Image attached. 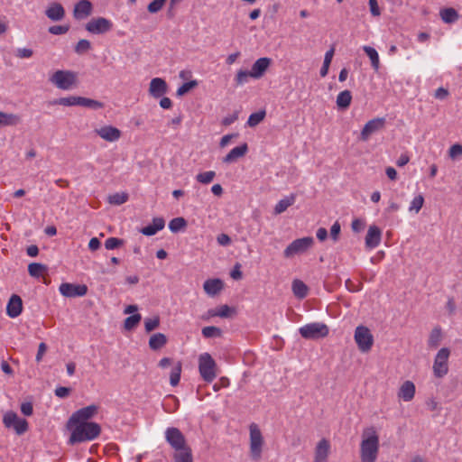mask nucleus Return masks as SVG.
<instances>
[{
	"mask_svg": "<svg viewBox=\"0 0 462 462\" xmlns=\"http://www.w3.org/2000/svg\"><path fill=\"white\" fill-rule=\"evenodd\" d=\"M379 435L373 426L364 429L360 442L361 462H375L379 454Z\"/></svg>",
	"mask_w": 462,
	"mask_h": 462,
	"instance_id": "f257e3e1",
	"label": "nucleus"
},
{
	"mask_svg": "<svg viewBox=\"0 0 462 462\" xmlns=\"http://www.w3.org/2000/svg\"><path fill=\"white\" fill-rule=\"evenodd\" d=\"M68 429L70 431L69 442L70 444L91 441L97 439L101 428L97 422H70L68 421Z\"/></svg>",
	"mask_w": 462,
	"mask_h": 462,
	"instance_id": "f03ea898",
	"label": "nucleus"
},
{
	"mask_svg": "<svg viewBox=\"0 0 462 462\" xmlns=\"http://www.w3.org/2000/svg\"><path fill=\"white\" fill-rule=\"evenodd\" d=\"M50 82L61 90H71L78 86V73L69 69H58L49 78Z\"/></svg>",
	"mask_w": 462,
	"mask_h": 462,
	"instance_id": "7ed1b4c3",
	"label": "nucleus"
},
{
	"mask_svg": "<svg viewBox=\"0 0 462 462\" xmlns=\"http://www.w3.org/2000/svg\"><path fill=\"white\" fill-rule=\"evenodd\" d=\"M264 439L259 426L253 422L249 425V451L252 459L257 461L262 457Z\"/></svg>",
	"mask_w": 462,
	"mask_h": 462,
	"instance_id": "20e7f679",
	"label": "nucleus"
},
{
	"mask_svg": "<svg viewBox=\"0 0 462 462\" xmlns=\"http://www.w3.org/2000/svg\"><path fill=\"white\" fill-rule=\"evenodd\" d=\"M199 372L201 378L207 383H212L217 376V365L208 353H202L199 356Z\"/></svg>",
	"mask_w": 462,
	"mask_h": 462,
	"instance_id": "39448f33",
	"label": "nucleus"
},
{
	"mask_svg": "<svg viewBox=\"0 0 462 462\" xmlns=\"http://www.w3.org/2000/svg\"><path fill=\"white\" fill-rule=\"evenodd\" d=\"M299 333L305 339L317 340L326 337L329 333V328L325 323L312 322L300 327Z\"/></svg>",
	"mask_w": 462,
	"mask_h": 462,
	"instance_id": "423d86ee",
	"label": "nucleus"
},
{
	"mask_svg": "<svg viewBox=\"0 0 462 462\" xmlns=\"http://www.w3.org/2000/svg\"><path fill=\"white\" fill-rule=\"evenodd\" d=\"M354 339L358 350L362 353L370 352L374 342V338L371 330L363 325H359L356 328Z\"/></svg>",
	"mask_w": 462,
	"mask_h": 462,
	"instance_id": "0eeeda50",
	"label": "nucleus"
},
{
	"mask_svg": "<svg viewBox=\"0 0 462 462\" xmlns=\"http://www.w3.org/2000/svg\"><path fill=\"white\" fill-rule=\"evenodd\" d=\"M450 350L448 347L440 348L434 357L432 365L433 374L437 378H442L448 373V359Z\"/></svg>",
	"mask_w": 462,
	"mask_h": 462,
	"instance_id": "6e6552de",
	"label": "nucleus"
},
{
	"mask_svg": "<svg viewBox=\"0 0 462 462\" xmlns=\"http://www.w3.org/2000/svg\"><path fill=\"white\" fill-rule=\"evenodd\" d=\"M314 244V239L311 236H305L292 241L284 250L283 255L285 258H291L296 254H300L309 250Z\"/></svg>",
	"mask_w": 462,
	"mask_h": 462,
	"instance_id": "1a4fd4ad",
	"label": "nucleus"
},
{
	"mask_svg": "<svg viewBox=\"0 0 462 462\" xmlns=\"http://www.w3.org/2000/svg\"><path fill=\"white\" fill-rule=\"evenodd\" d=\"M3 423L6 428H12L18 435L28 430V423L24 419L19 418L14 411H7L3 418Z\"/></svg>",
	"mask_w": 462,
	"mask_h": 462,
	"instance_id": "9d476101",
	"label": "nucleus"
},
{
	"mask_svg": "<svg viewBox=\"0 0 462 462\" xmlns=\"http://www.w3.org/2000/svg\"><path fill=\"white\" fill-rule=\"evenodd\" d=\"M113 23L105 17H97L91 19L86 24V30L93 34H102L111 31Z\"/></svg>",
	"mask_w": 462,
	"mask_h": 462,
	"instance_id": "9b49d317",
	"label": "nucleus"
},
{
	"mask_svg": "<svg viewBox=\"0 0 462 462\" xmlns=\"http://www.w3.org/2000/svg\"><path fill=\"white\" fill-rule=\"evenodd\" d=\"M59 291L64 297L74 298L85 296L88 292V287L84 284H73L63 282L60 285Z\"/></svg>",
	"mask_w": 462,
	"mask_h": 462,
	"instance_id": "f8f14e48",
	"label": "nucleus"
},
{
	"mask_svg": "<svg viewBox=\"0 0 462 462\" xmlns=\"http://www.w3.org/2000/svg\"><path fill=\"white\" fill-rule=\"evenodd\" d=\"M98 411V406L92 404L87 407L81 408L76 411L69 418V421L70 422H85L90 423L88 421L91 418H93Z\"/></svg>",
	"mask_w": 462,
	"mask_h": 462,
	"instance_id": "ddd939ff",
	"label": "nucleus"
},
{
	"mask_svg": "<svg viewBox=\"0 0 462 462\" xmlns=\"http://www.w3.org/2000/svg\"><path fill=\"white\" fill-rule=\"evenodd\" d=\"M384 125L385 119L383 117H376L369 120L361 130L360 139L362 141H367L373 134L382 130Z\"/></svg>",
	"mask_w": 462,
	"mask_h": 462,
	"instance_id": "4468645a",
	"label": "nucleus"
},
{
	"mask_svg": "<svg viewBox=\"0 0 462 462\" xmlns=\"http://www.w3.org/2000/svg\"><path fill=\"white\" fill-rule=\"evenodd\" d=\"M165 438L175 450L187 447L184 435L177 428H168L165 431Z\"/></svg>",
	"mask_w": 462,
	"mask_h": 462,
	"instance_id": "2eb2a0df",
	"label": "nucleus"
},
{
	"mask_svg": "<svg viewBox=\"0 0 462 462\" xmlns=\"http://www.w3.org/2000/svg\"><path fill=\"white\" fill-rule=\"evenodd\" d=\"M330 449L331 445L328 439L323 438L319 440L314 449L313 461L328 462Z\"/></svg>",
	"mask_w": 462,
	"mask_h": 462,
	"instance_id": "dca6fc26",
	"label": "nucleus"
},
{
	"mask_svg": "<svg viewBox=\"0 0 462 462\" xmlns=\"http://www.w3.org/2000/svg\"><path fill=\"white\" fill-rule=\"evenodd\" d=\"M149 94L153 98H160L168 92V85L162 78H153L149 84Z\"/></svg>",
	"mask_w": 462,
	"mask_h": 462,
	"instance_id": "f3484780",
	"label": "nucleus"
},
{
	"mask_svg": "<svg viewBox=\"0 0 462 462\" xmlns=\"http://www.w3.org/2000/svg\"><path fill=\"white\" fill-rule=\"evenodd\" d=\"M272 63V60L267 57L259 58L254 61L251 68V78L258 79H261Z\"/></svg>",
	"mask_w": 462,
	"mask_h": 462,
	"instance_id": "a211bd4d",
	"label": "nucleus"
},
{
	"mask_svg": "<svg viewBox=\"0 0 462 462\" xmlns=\"http://www.w3.org/2000/svg\"><path fill=\"white\" fill-rule=\"evenodd\" d=\"M93 11V5L88 0H80L78 2L73 10V16L77 20H83L88 17Z\"/></svg>",
	"mask_w": 462,
	"mask_h": 462,
	"instance_id": "6ab92c4d",
	"label": "nucleus"
},
{
	"mask_svg": "<svg viewBox=\"0 0 462 462\" xmlns=\"http://www.w3.org/2000/svg\"><path fill=\"white\" fill-rule=\"evenodd\" d=\"M97 134L105 141L116 142L121 137V131L112 125H105L96 130Z\"/></svg>",
	"mask_w": 462,
	"mask_h": 462,
	"instance_id": "aec40b11",
	"label": "nucleus"
},
{
	"mask_svg": "<svg viewBox=\"0 0 462 462\" xmlns=\"http://www.w3.org/2000/svg\"><path fill=\"white\" fill-rule=\"evenodd\" d=\"M382 240V231L381 229L373 225L370 226L365 236V246L369 249H374L377 247Z\"/></svg>",
	"mask_w": 462,
	"mask_h": 462,
	"instance_id": "412c9836",
	"label": "nucleus"
},
{
	"mask_svg": "<svg viewBox=\"0 0 462 462\" xmlns=\"http://www.w3.org/2000/svg\"><path fill=\"white\" fill-rule=\"evenodd\" d=\"M23 311V301L20 296L14 294L6 305V314L12 319L17 318Z\"/></svg>",
	"mask_w": 462,
	"mask_h": 462,
	"instance_id": "4be33fe9",
	"label": "nucleus"
},
{
	"mask_svg": "<svg viewBox=\"0 0 462 462\" xmlns=\"http://www.w3.org/2000/svg\"><path fill=\"white\" fill-rule=\"evenodd\" d=\"M415 393V384L411 381L407 380L403 382L400 386L398 391V397L404 402H411L414 398Z\"/></svg>",
	"mask_w": 462,
	"mask_h": 462,
	"instance_id": "5701e85b",
	"label": "nucleus"
},
{
	"mask_svg": "<svg viewBox=\"0 0 462 462\" xmlns=\"http://www.w3.org/2000/svg\"><path fill=\"white\" fill-rule=\"evenodd\" d=\"M248 152V145L244 143L236 147H234L224 158L223 162L232 163L238 159L244 157Z\"/></svg>",
	"mask_w": 462,
	"mask_h": 462,
	"instance_id": "b1692460",
	"label": "nucleus"
},
{
	"mask_svg": "<svg viewBox=\"0 0 462 462\" xmlns=\"http://www.w3.org/2000/svg\"><path fill=\"white\" fill-rule=\"evenodd\" d=\"M46 16L54 22L60 21L65 16V10L60 3L53 2L45 10Z\"/></svg>",
	"mask_w": 462,
	"mask_h": 462,
	"instance_id": "393cba45",
	"label": "nucleus"
},
{
	"mask_svg": "<svg viewBox=\"0 0 462 462\" xmlns=\"http://www.w3.org/2000/svg\"><path fill=\"white\" fill-rule=\"evenodd\" d=\"M165 226V220L162 217H154L152 224L143 227L141 233L146 236H154Z\"/></svg>",
	"mask_w": 462,
	"mask_h": 462,
	"instance_id": "a878e982",
	"label": "nucleus"
},
{
	"mask_svg": "<svg viewBox=\"0 0 462 462\" xmlns=\"http://www.w3.org/2000/svg\"><path fill=\"white\" fill-rule=\"evenodd\" d=\"M204 291L209 296H215L223 289V282L219 279H208L203 284Z\"/></svg>",
	"mask_w": 462,
	"mask_h": 462,
	"instance_id": "bb28decb",
	"label": "nucleus"
},
{
	"mask_svg": "<svg viewBox=\"0 0 462 462\" xmlns=\"http://www.w3.org/2000/svg\"><path fill=\"white\" fill-rule=\"evenodd\" d=\"M21 122L20 116L0 111V127L15 126Z\"/></svg>",
	"mask_w": 462,
	"mask_h": 462,
	"instance_id": "cd10ccee",
	"label": "nucleus"
},
{
	"mask_svg": "<svg viewBox=\"0 0 462 462\" xmlns=\"http://www.w3.org/2000/svg\"><path fill=\"white\" fill-rule=\"evenodd\" d=\"M352 94L349 90H343L338 93L336 99L337 106L339 110H346L352 102Z\"/></svg>",
	"mask_w": 462,
	"mask_h": 462,
	"instance_id": "c85d7f7f",
	"label": "nucleus"
},
{
	"mask_svg": "<svg viewBox=\"0 0 462 462\" xmlns=\"http://www.w3.org/2000/svg\"><path fill=\"white\" fill-rule=\"evenodd\" d=\"M296 195L291 194L281 200L274 207V213L276 215L282 214L287 210V208L295 203Z\"/></svg>",
	"mask_w": 462,
	"mask_h": 462,
	"instance_id": "c756f323",
	"label": "nucleus"
},
{
	"mask_svg": "<svg viewBox=\"0 0 462 462\" xmlns=\"http://www.w3.org/2000/svg\"><path fill=\"white\" fill-rule=\"evenodd\" d=\"M173 458L174 462H193L191 449L188 446L175 450Z\"/></svg>",
	"mask_w": 462,
	"mask_h": 462,
	"instance_id": "7c9ffc66",
	"label": "nucleus"
},
{
	"mask_svg": "<svg viewBox=\"0 0 462 462\" xmlns=\"http://www.w3.org/2000/svg\"><path fill=\"white\" fill-rule=\"evenodd\" d=\"M363 50L371 60L373 69L377 71L380 68V59L377 51L370 46H363Z\"/></svg>",
	"mask_w": 462,
	"mask_h": 462,
	"instance_id": "2f4dec72",
	"label": "nucleus"
},
{
	"mask_svg": "<svg viewBox=\"0 0 462 462\" xmlns=\"http://www.w3.org/2000/svg\"><path fill=\"white\" fill-rule=\"evenodd\" d=\"M167 342V338L162 333L153 334L149 339V346L152 350L162 348Z\"/></svg>",
	"mask_w": 462,
	"mask_h": 462,
	"instance_id": "473e14b6",
	"label": "nucleus"
},
{
	"mask_svg": "<svg viewBox=\"0 0 462 462\" xmlns=\"http://www.w3.org/2000/svg\"><path fill=\"white\" fill-rule=\"evenodd\" d=\"M292 291L297 298L303 299L308 294V287L302 281L294 280L292 282Z\"/></svg>",
	"mask_w": 462,
	"mask_h": 462,
	"instance_id": "72a5a7b5",
	"label": "nucleus"
},
{
	"mask_svg": "<svg viewBox=\"0 0 462 462\" xmlns=\"http://www.w3.org/2000/svg\"><path fill=\"white\" fill-rule=\"evenodd\" d=\"M78 106L92 108L95 110L104 107V104L102 102L84 97H79Z\"/></svg>",
	"mask_w": 462,
	"mask_h": 462,
	"instance_id": "f704fd0d",
	"label": "nucleus"
},
{
	"mask_svg": "<svg viewBox=\"0 0 462 462\" xmlns=\"http://www.w3.org/2000/svg\"><path fill=\"white\" fill-rule=\"evenodd\" d=\"M442 339V332L439 328H434L428 338V346L430 348H436L439 346Z\"/></svg>",
	"mask_w": 462,
	"mask_h": 462,
	"instance_id": "c9c22d12",
	"label": "nucleus"
},
{
	"mask_svg": "<svg viewBox=\"0 0 462 462\" xmlns=\"http://www.w3.org/2000/svg\"><path fill=\"white\" fill-rule=\"evenodd\" d=\"M334 48H330L324 56L323 65L320 69V76L322 78L326 77L328 73L329 66L332 61L333 56H334Z\"/></svg>",
	"mask_w": 462,
	"mask_h": 462,
	"instance_id": "e433bc0d",
	"label": "nucleus"
},
{
	"mask_svg": "<svg viewBox=\"0 0 462 462\" xmlns=\"http://www.w3.org/2000/svg\"><path fill=\"white\" fill-rule=\"evenodd\" d=\"M186 226H187V221L182 217L172 218L169 222V229L172 233H178L180 230H183Z\"/></svg>",
	"mask_w": 462,
	"mask_h": 462,
	"instance_id": "4c0bfd02",
	"label": "nucleus"
},
{
	"mask_svg": "<svg viewBox=\"0 0 462 462\" xmlns=\"http://www.w3.org/2000/svg\"><path fill=\"white\" fill-rule=\"evenodd\" d=\"M424 205V197L422 194L416 195L410 202L409 211L415 214L419 213Z\"/></svg>",
	"mask_w": 462,
	"mask_h": 462,
	"instance_id": "58836bf2",
	"label": "nucleus"
},
{
	"mask_svg": "<svg viewBox=\"0 0 462 462\" xmlns=\"http://www.w3.org/2000/svg\"><path fill=\"white\" fill-rule=\"evenodd\" d=\"M181 374V364L177 362L171 368L170 374V383L171 386H176L180 383Z\"/></svg>",
	"mask_w": 462,
	"mask_h": 462,
	"instance_id": "ea45409f",
	"label": "nucleus"
},
{
	"mask_svg": "<svg viewBox=\"0 0 462 462\" xmlns=\"http://www.w3.org/2000/svg\"><path fill=\"white\" fill-rule=\"evenodd\" d=\"M47 267L44 264L38 263H32L28 265V273L31 276L39 278L46 271Z\"/></svg>",
	"mask_w": 462,
	"mask_h": 462,
	"instance_id": "a19ab883",
	"label": "nucleus"
},
{
	"mask_svg": "<svg viewBox=\"0 0 462 462\" xmlns=\"http://www.w3.org/2000/svg\"><path fill=\"white\" fill-rule=\"evenodd\" d=\"M265 111L260 110L258 112L253 113L249 116L247 120V125L250 127H254L259 125L265 117Z\"/></svg>",
	"mask_w": 462,
	"mask_h": 462,
	"instance_id": "79ce46f5",
	"label": "nucleus"
},
{
	"mask_svg": "<svg viewBox=\"0 0 462 462\" xmlns=\"http://www.w3.org/2000/svg\"><path fill=\"white\" fill-rule=\"evenodd\" d=\"M441 19L448 23H454L458 18L457 13L453 8H447L440 12Z\"/></svg>",
	"mask_w": 462,
	"mask_h": 462,
	"instance_id": "37998d69",
	"label": "nucleus"
},
{
	"mask_svg": "<svg viewBox=\"0 0 462 462\" xmlns=\"http://www.w3.org/2000/svg\"><path fill=\"white\" fill-rule=\"evenodd\" d=\"M128 200V195L125 192H117L108 197L107 201L113 205H122Z\"/></svg>",
	"mask_w": 462,
	"mask_h": 462,
	"instance_id": "c03bdc74",
	"label": "nucleus"
},
{
	"mask_svg": "<svg viewBox=\"0 0 462 462\" xmlns=\"http://www.w3.org/2000/svg\"><path fill=\"white\" fill-rule=\"evenodd\" d=\"M142 316L138 313L133 314L129 317H127L125 320V328L126 330H132L134 328H135L138 323L141 321Z\"/></svg>",
	"mask_w": 462,
	"mask_h": 462,
	"instance_id": "a18cd8bd",
	"label": "nucleus"
},
{
	"mask_svg": "<svg viewBox=\"0 0 462 462\" xmlns=\"http://www.w3.org/2000/svg\"><path fill=\"white\" fill-rule=\"evenodd\" d=\"M215 177L216 172L213 171H208L197 174L196 180L201 184H209Z\"/></svg>",
	"mask_w": 462,
	"mask_h": 462,
	"instance_id": "49530a36",
	"label": "nucleus"
},
{
	"mask_svg": "<svg viewBox=\"0 0 462 462\" xmlns=\"http://www.w3.org/2000/svg\"><path fill=\"white\" fill-rule=\"evenodd\" d=\"M201 333L204 337H217L221 336V329L214 326H208L202 328Z\"/></svg>",
	"mask_w": 462,
	"mask_h": 462,
	"instance_id": "de8ad7c7",
	"label": "nucleus"
},
{
	"mask_svg": "<svg viewBox=\"0 0 462 462\" xmlns=\"http://www.w3.org/2000/svg\"><path fill=\"white\" fill-rule=\"evenodd\" d=\"M198 86L197 80H190L180 86L176 91L177 96L181 97Z\"/></svg>",
	"mask_w": 462,
	"mask_h": 462,
	"instance_id": "09e8293b",
	"label": "nucleus"
},
{
	"mask_svg": "<svg viewBox=\"0 0 462 462\" xmlns=\"http://www.w3.org/2000/svg\"><path fill=\"white\" fill-rule=\"evenodd\" d=\"M448 157L452 161H456L462 156V144H452L448 151Z\"/></svg>",
	"mask_w": 462,
	"mask_h": 462,
	"instance_id": "8fccbe9b",
	"label": "nucleus"
},
{
	"mask_svg": "<svg viewBox=\"0 0 462 462\" xmlns=\"http://www.w3.org/2000/svg\"><path fill=\"white\" fill-rule=\"evenodd\" d=\"M78 98H79V97H76V96L60 97V98L55 100L54 104L65 106H78Z\"/></svg>",
	"mask_w": 462,
	"mask_h": 462,
	"instance_id": "3c124183",
	"label": "nucleus"
},
{
	"mask_svg": "<svg viewBox=\"0 0 462 462\" xmlns=\"http://www.w3.org/2000/svg\"><path fill=\"white\" fill-rule=\"evenodd\" d=\"M249 78H251L250 71L240 69L237 71L235 80L237 85H244L248 81Z\"/></svg>",
	"mask_w": 462,
	"mask_h": 462,
	"instance_id": "603ef678",
	"label": "nucleus"
},
{
	"mask_svg": "<svg viewBox=\"0 0 462 462\" xmlns=\"http://www.w3.org/2000/svg\"><path fill=\"white\" fill-rule=\"evenodd\" d=\"M166 0H152L147 6V10L151 14H156L163 7Z\"/></svg>",
	"mask_w": 462,
	"mask_h": 462,
	"instance_id": "864d4df0",
	"label": "nucleus"
},
{
	"mask_svg": "<svg viewBox=\"0 0 462 462\" xmlns=\"http://www.w3.org/2000/svg\"><path fill=\"white\" fill-rule=\"evenodd\" d=\"M159 324H160L159 317L146 319L144 320L145 330L147 332H151V331L154 330L156 328H158Z\"/></svg>",
	"mask_w": 462,
	"mask_h": 462,
	"instance_id": "5fc2aeb1",
	"label": "nucleus"
},
{
	"mask_svg": "<svg viewBox=\"0 0 462 462\" xmlns=\"http://www.w3.org/2000/svg\"><path fill=\"white\" fill-rule=\"evenodd\" d=\"M91 48L90 42L85 39L79 40L75 46V51L79 54L88 51Z\"/></svg>",
	"mask_w": 462,
	"mask_h": 462,
	"instance_id": "6e6d98bb",
	"label": "nucleus"
},
{
	"mask_svg": "<svg viewBox=\"0 0 462 462\" xmlns=\"http://www.w3.org/2000/svg\"><path fill=\"white\" fill-rule=\"evenodd\" d=\"M69 27L68 25H53L49 28V32L53 35H61L69 32Z\"/></svg>",
	"mask_w": 462,
	"mask_h": 462,
	"instance_id": "4d7b16f0",
	"label": "nucleus"
},
{
	"mask_svg": "<svg viewBox=\"0 0 462 462\" xmlns=\"http://www.w3.org/2000/svg\"><path fill=\"white\" fill-rule=\"evenodd\" d=\"M123 244V241L116 237H109L105 242L107 250H114Z\"/></svg>",
	"mask_w": 462,
	"mask_h": 462,
	"instance_id": "13d9d810",
	"label": "nucleus"
},
{
	"mask_svg": "<svg viewBox=\"0 0 462 462\" xmlns=\"http://www.w3.org/2000/svg\"><path fill=\"white\" fill-rule=\"evenodd\" d=\"M32 55V50L28 48H18L15 51V56L20 59H30Z\"/></svg>",
	"mask_w": 462,
	"mask_h": 462,
	"instance_id": "bf43d9fd",
	"label": "nucleus"
},
{
	"mask_svg": "<svg viewBox=\"0 0 462 462\" xmlns=\"http://www.w3.org/2000/svg\"><path fill=\"white\" fill-rule=\"evenodd\" d=\"M217 317L220 318H228L234 312V310L227 305H221L218 308H217Z\"/></svg>",
	"mask_w": 462,
	"mask_h": 462,
	"instance_id": "052dcab7",
	"label": "nucleus"
},
{
	"mask_svg": "<svg viewBox=\"0 0 462 462\" xmlns=\"http://www.w3.org/2000/svg\"><path fill=\"white\" fill-rule=\"evenodd\" d=\"M341 231V226L338 221H336L330 228V236L333 241H337Z\"/></svg>",
	"mask_w": 462,
	"mask_h": 462,
	"instance_id": "680f3d73",
	"label": "nucleus"
},
{
	"mask_svg": "<svg viewBox=\"0 0 462 462\" xmlns=\"http://www.w3.org/2000/svg\"><path fill=\"white\" fill-rule=\"evenodd\" d=\"M368 5L370 13L373 16L377 17L381 15V10L379 8L377 0H369Z\"/></svg>",
	"mask_w": 462,
	"mask_h": 462,
	"instance_id": "e2e57ef3",
	"label": "nucleus"
},
{
	"mask_svg": "<svg viewBox=\"0 0 462 462\" xmlns=\"http://www.w3.org/2000/svg\"><path fill=\"white\" fill-rule=\"evenodd\" d=\"M346 289L349 291H353V292H356V291H361L362 289V284L361 282H354L353 281H351L350 279H347L346 281Z\"/></svg>",
	"mask_w": 462,
	"mask_h": 462,
	"instance_id": "0e129e2a",
	"label": "nucleus"
},
{
	"mask_svg": "<svg viewBox=\"0 0 462 462\" xmlns=\"http://www.w3.org/2000/svg\"><path fill=\"white\" fill-rule=\"evenodd\" d=\"M365 226V223L364 220H361L359 218H356L352 221V230L356 233H359L360 231H362L364 229Z\"/></svg>",
	"mask_w": 462,
	"mask_h": 462,
	"instance_id": "69168bd1",
	"label": "nucleus"
},
{
	"mask_svg": "<svg viewBox=\"0 0 462 462\" xmlns=\"http://www.w3.org/2000/svg\"><path fill=\"white\" fill-rule=\"evenodd\" d=\"M238 119V113L237 112H235L231 115H228L226 116H225L223 119H222V124L224 125H232L233 123H235L236 120Z\"/></svg>",
	"mask_w": 462,
	"mask_h": 462,
	"instance_id": "338daca9",
	"label": "nucleus"
},
{
	"mask_svg": "<svg viewBox=\"0 0 462 462\" xmlns=\"http://www.w3.org/2000/svg\"><path fill=\"white\" fill-rule=\"evenodd\" d=\"M21 411L25 416H30L32 414L33 408L31 402H23L21 405Z\"/></svg>",
	"mask_w": 462,
	"mask_h": 462,
	"instance_id": "774afa93",
	"label": "nucleus"
}]
</instances>
